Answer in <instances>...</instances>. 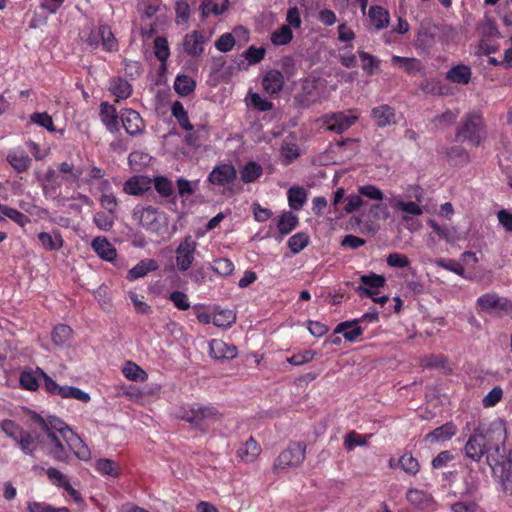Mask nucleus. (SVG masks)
I'll use <instances>...</instances> for the list:
<instances>
[{
    "label": "nucleus",
    "instance_id": "f257e3e1",
    "mask_svg": "<svg viewBox=\"0 0 512 512\" xmlns=\"http://www.w3.org/2000/svg\"><path fill=\"white\" fill-rule=\"evenodd\" d=\"M33 420L46 435V440L43 442L45 453L55 461L68 464L71 456L64 442L67 444V439L72 431L69 425L57 416L44 418L35 414Z\"/></svg>",
    "mask_w": 512,
    "mask_h": 512
},
{
    "label": "nucleus",
    "instance_id": "f03ea898",
    "mask_svg": "<svg viewBox=\"0 0 512 512\" xmlns=\"http://www.w3.org/2000/svg\"><path fill=\"white\" fill-rule=\"evenodd\" d=\"M506 438V429L501 425L493 424L487 429L486 462L494 474H497L498 465L507 459L504 447Z\"/></svg>",
    "mask_w": 512,
    "mask_h": 512
},
{
    "label": "nucleus",
    "instance_id": "7ed1b4c3",
    "mask_svg": "<svg viewBox=\"0 0 512 512\" xmlns=\"http://www.w3.org/2000/svg\"><path fill=\"white\" fill-rule=\"evenodd\" d=\"M485 136V124L483 117L478 112H470L465 115L461 125L456 131V138L467 141L478 147Z\"/></svg>",
    "mask_w": 512,
    "mask_h": 512
},
{
    "label": "nucleus",
    "instance_id": "20e7f679",
    "mask_svg": "<svg viewBox=\"0 0 512 512\" xmlns=\"http://www.w3.org/2000/svg\"><path fill=\"white\" fill-rule=\"evenodd\" d=\"M36 372L43 380V388L46 393L53 396H60L63 399H76L83 403H88L90 401V395L80 388L68 385H59L41 368H36Z\"/></svg>",
    "mask_w": 512,
    "mask_h": 512
},
{
    "label": "nucleus",
    "instance_id": "39448f33",
    "mask_svg": "<svg viewBox=\"0 0 512 512\" xmlns=\"http://www.w3.org/2000/svg\"><path fill=\"white\" fill-rule=\"evenodd\" d=\"M306 457V444L303 442H290L286 449L281 451L273 464V471L279 472L288 468L298 467Z\"/></svg>",
    "mask_w": 512,
    "mask_h": 512
},
{
    "label": "nucleus",
    "instance_id": "423d86ee",
    "mask_svg": "<svg viewBox=\"0 0 512 512\" xmlns=\"http://www.w3.org/2000/svg\"><path fill=\"white\" fill-rule=\"evenodd\" d=\"M217 416L216 408L198 403L183 406L180 410V417L194 426H202L207 420L216 419Z\"/></svg>",
    "mask_w": 512,
    "mask_h": 512
},
{
    "label": "nucleus",
    "instance_id": "0eeeda50",
    "mask_svg": "<svg viewBox=\"0 0 512 512\" xmlns=\"http://www.w3.org/2000/svg\"><path fill=\"white\" fill-rule=\"evenodd\" d=\"M357 120V116L352 115L351 111H340L325 114L321 117L323 126L337 134H341L348 130Z\"/></svg>",
    "mask_w": 512,
    "mask_h": 512
},
{
    "label": "nucleus",
    "instance_id": "6e6552de",
    "mask_svg": "<svg viewBox=\"0 0 512 512\" xmlns=\"http://www.w3.org/2000/svg\"><path fill=\"white\" fill-rule=\"evenodd\" d=\"M486 442L487 429L484 432L475 429L464 446L465 456L474 462H480L485 455Z\"/></svg>",
    "mask_w": 512,
    "mask_h": 512
},
{
    "label": "nucleus",
    "instance_id": "1a4fd4ad",
    "mask_svg": "<svg viewBox=\"0 0 512 512\" xmlns=\"http://www.w3.org/2000/svg\"><path fill=\"white\" fill-rule=\"evenodd\" d=\"M196 242L192 239L191 236L185 237L183 241L179 244L176 249V266L177 269L181 272L187 271L193 261L194 254L196 251Z\"/></svg>",
    "mask_w": 512,
    "mask_h": 512
},
{
    "label": "nucleus",
    "instance_id": "9d476101",
    "mask_svg": "<svg viewBox=\"0 0 512 512\" xmlns=\"http://www.w3.org/2000/svg\"><path fill=\"white\" fill-rule=\"evenodd\" d=\"M406 500L415 509L422 511L431 512L436 507V501L432 494L418 488H409L406 492Z\"/></svg>",
    "mask_w": 512,
    "mask_h": 512
},
{
    "label": "nucleus",
    "instance_id": "9b49d317",
    "mask_svg": "<svg viewBox=\"0 0 512 512\" xmlns=\"http://www.w3.org/2000/svg\"><path fill=\"white\" fill-rule=\"evenodd\" d=\"M477 305L482 311L492 312L512 310V301L506 297H500L498 294L491 292L480 296L477 299Z\"/></svg>",
    "mask_w": 512,
    "mask_h": 512
},
{
    "label": "nucleus",
    "instance_id": "f8f14e48",
    "mask_svg": "<svg viewBox=\"0 0 512 512\" xmlns=\"http://www.w3.org/2000/svg\"><path fill=\"white\" fill-rule=\"evenodd\" d=\"M121 121L125 131L132 137L145 133L146 124L139 112L126 108L121 112Z\"/></svg>",
    "mask_w": 512,
    "mask_h": 512
},
{
    "label": "nucleus",
    "instance_id": "ddd939ff",
    "mask_svg": "<svg viewBox=\"0 0 512 512\" xmlns=\"http://www.w3.org/2000/svg\"><path fill=\"white\" fill-rule=\"evenodd\" d=\"M164 215L153 206L143 207L139 215L140 225L148 231L158 233L164 224Z\"/></svg>",
    "mask_w": 512,
    "mask_h": 512
},
{
    "label": "nucleus",
    "instance_id": "4468645a",
    "mask_svg": "<svg viewBox=\"0 0 512 512\" xmlns=\"http://www.w3.org/2000/svg\"><path fill=\"white\" fill-rule=\"evenodd\" d=\"M207 38L203 31L194 30L183 38L184 52L191 57H199L204 52V44Z\"/></svg>",
    "mask_w": 512,
    "mask_h": 512
},
{
    "label": "nucleus",
    "instance_id": "2eb2a0df",
    "mask_svg": "<svg viewBox=\"0 0 512 512\" xmlns=\"http://www.w3.org/2000/svg\"><path fill=\"white\" fill-rule=\"evenodd\" d=\"M237 172L231 164H221L213 168L208 175V181L217 186H225L236 179Z\"/></svg>",
    "mask_w": 512,
    "mask_h": 512
},
{
    "label": "nucleus",
    "instance_id": "dca6fc26",
    "mask_svg": "<svg viewBox=\"0 0 512 512\" xmlns=\"http://www.w3.org/2000/svg\"><path fill=\"white\" fill-rule=\"evenodd\" d=\"M152 187V179L144 175H135L123 184V191L132 196H143Z\"/></svg>",
    "mask_w": 512,
    "mask_h": 512
},
{
    "label": "nucleus",
    "instance_id": "f3484780",
    "mask_svg": "<svg viewBox=\"0 0 512 512\" xmlns=\"http://www.w3.org/2000/svg\"><path fill=\"white\" fill-rule=\"evenodd\" d=\"M236 346L228 344L221 339H212L209 342V355L216 360H231L237 357Z\"/></svg>",
    "mask_w": 512,
    "mask_h": 512
},
{
    "label": "nucleus",
    "instance_id": "a211bd4d",
    "mask_svg": "<svg viewBox=\"0 0 512 512\" xmlns=\"http://www.w3.org/2000/svg\"><path fill=\"white\" fill-rule=\"evenodd\" d=\"M7 162L18 174L27 172L31 165L32 159L28 153L22 148L10 149L6 156Z\"/></svg>",
    "mask_w": 512,
    "mask_h": 512
},
{
    "label": "nucleus",
    "instance_id": "6ab92c4d",
    "mask_svg": "<svg viewBox=\"0 0 512 512\" xmlns=\"http://www.w3.org/2000/svg\"><path fill=\"white\" fill-rule=\"evenodd\" d=\"M284 84V75L277 69L268 70L262 78L263 90L270 95H276L281 92Z\"/></svg>",
    "mask_w": 512,
    "mask_h": 512
},
{
    "label": "nucleus",
    "instance_id": "aec40b11",
    "mask_svg": "<svg viewBox=\"0 0 512 512\" xmlns=\"http://www.w3.org/2000/svg\"><path fill=\"white\" fill-rule=\"evenodd\" d=\"M261 451L260 444L250 436L247 441L237 448L236 456L244 463H252L258 458Z\"/></svg>",
    "mask_w": 512,
    "mask_h": 512
},
{
    "label": "nucleus",
    "instance_id": "412c9836",
    "mask_svg": "<svg viewBox=\"0 0 512 512\" xmlns=\"http://www.w3.org/2000/svg\"><path fill=\"white\" fill-rule=\"evenodd\" d=\"M99 115L102 123L110 133L114 134L119 132V117L115 106L109 104L108 102H102L100 104Z\"/></svg>",
    "mask_w": 512,
    "mask_h": 512
},
{
    "label": "nucleus",
    "instance_id": "4be33fe9",
    "mask_svg": "<svg viewBox=\"0 0 512 512\" xmlns=\"http://www.w3.org/2000/svg\"><path fill=\"white\" fill-rule=\"evenodd\" d=\"M15 443L23 453L29 456H34L40 441V435L33 431L24 430L21 435L16 439Z\"/></svg>",
    "mask_w": 512,
    "mask_h": 512
},
{
    "label": "nucleus",
    "instance_id": "5701e85b",
    "mask_svg": "<svg viewBox=\"0 0 512 512\" xmlns=\"http://www.w3.org/2000/svg\"><path fill=\"white\" fill-rule=\"evenodd\" d=\"M67 447L81 461L87 462L92 457L88 445L73 430L67 439Z\"/></svg>",
    "mask_w": 512,
    "mask_h": 512
},
{
    "label": "nucleus",
    "instance_id": "b1692460",
    "mask_svg": "<svg viewBox=\"0 0 512 512\" xmlns=\"http://www.w3.org/2000/svg\"><path fill=\"white\" fill-rule=\"evenodd\" d=\"M364 328L355 320L340 322L334 329V333H342L343 337L348 342H356L357 339L363 335Z\"/></svg>",
    "mask_w": 512,
    "mask_h": 512
},
{
    "label": "nucleus",
    "instance_id": "393cba45",
    "mask_svg": "<svg viewBox=\"0 0 512 512\" xmlns=\"http://www.w3.org/2000/svg\"><path fill=\"white\" fill-rule=\"evenodd\" d=\"M456 433L457 427L452 421H450L429 432L425 436V441L434 443L438 441L450 440Z\"/></svg>",
    "mask_w": 512,
    "mask_h": 512
},
{
    "label": "nucleus",
    "instance_id": "a878e982",
    "mask_svg": "<svg viewBox=\"0 0 512 512\" xmlns=\"http://www.w3.org/2000/svg\"><path fill=\"white\" fill-rule=\"evenodd\" d=\"M91 246L95 253L105 261H113L117 256L116 249L105 237H96Z\"/></svg>",
    "mask_w": 512,
    "mask_h": 512
},
{
    "label": "nucleus",
    "instance_id": "bb28decb",
    "mask_svg": "<svg viewBox=\"0 0 512 512\" xmlns=\"http://www.w3.org/2000/svg\"><path fill=\"white\" fill-rule=\"evenodd\" d=\"M159 265L154 259H143L139 261L133 268L128 271L127 279L134 281L146 276L149 272L156 271Z\"/></svg>",
    "mask_w": 512,
    "mask_h": 512
},
{
    "label": "nucleus",
    "instance_id": "cd10ccee",
    "mask_svg": "<svg viewBox=\"0 0 512 512\" xmlns=\"http://www.w3.org/2000/svg\"><path fill=\"white\" fill-rule=\"evenodd\" d=\"M472 77V70L469 66L459 64L451 67L447 73L446 78L456 84L466 85L470 82Z\"/></svg>",
    "mask_w": 512,
    "mask_h": 512
},
{
    "label": "nucleus",
    "instance_id": "c85d7f7f",
    "mask_svg": "<svg viewBox=\"0 0 512 512\" xmlns=\"http://www.w3.org/2000/svg\"><path fill=\"white\" fill-rule=\"evenodd\" d=\"M372 117L379 127H386L395 122L394 109L389 105H380L373 108Z\"/></svg>",
    "mask_w": 512,
    "mask_h": 512
},
{
    "label": "nucleus",
    "instance_id": "c756f323",
    "mask_svg": "<svg viewBox=\"0 0 512 512\" xmlns=\"http://www.w3.org/2000/svg\"><path fill=\"white\" fill-rule=\"evenodd\" d=\"M369 19L372 25L377 30H382L389 25L390 15L389 12L381 6H371L368 12Z\"/></svg>",
    "mask_w": 512,
    "mask_h": 512
},
{
    "label": "nucleus",
    "instance_id": "7c9ffc66",
    "mask_svg": "<svg viewBox=\"0 0 512 512\" xmlns=\"http://www.w3.org/2000/svg\"><path fill=\"white\" fill-rule=\"evenodd\" d=\"M38 240L47 251L59 250L63 246V238L58 231H54L53 234L48 232H40L38 234Z\"/></svg>",
    "mask_w": 512,
    "mask_h": 512
},
{
    "label": "nucleus",
    "instance_id": "2f4dec72",
    "mask_svg": "<svg viewBox=\"0 0 512 512\" xmlns=\"http://www.w3.org/2000/svg\"><path fill=\"white\" fill-rule=\"evenodd\" d=\"M391 62L394 65H399L408 74L421 72L424 69L422 62L417 58L394 55L391 58Z\"/></svg>",
    "mask_w": 512,
    "mask_h": 512
},
{
    "label": "nucleus",
    "instance_id": "473e14b6",
    "mask_svg": "<svg viewBox=\"0 0 512 512\" xmlns=\"http://www.w3.org/2000/svg\"><path fill=\"white\" fill-rule=\"evenodd\" d=\"M171 114L177 120L182 129L192 131L194 126L191 124L187 110L180 101H174L171 105Z\"/></svg>",
    "mask_w": 512,
    "mask_h": 512
},
{
    "label": "nucleus",
    "instance_id": "72a5a7b5",
    "mask_svg": "<svg viewBox=\"0 0 512 512\" xmlns=\"http://www.w3.org/2000/svg\"><path fill=\"white\" fill-rule=\"evenodd\" d=\"M399 467L408 475L416 476L420 471V463L411 452H404L398 459Z\"/></svg>",
    "mask_w": 512,
    "mask_h": 512
},
{
    "label": "nucleus",
    "instance_id": "f704fd0d",
    "mask_svg": "<svg viewBox=\"0 0 512 512\" xmlns=\"http://www.w3.org/2000/svg\"><path fill=\"white\" fill-rule=\"evenodd\" d=\"M196 88V82L188 75H177L174 81V90L181 96H189L194 92Z\"/></svg>",
    "mask_w": 512,
    "mask_h": 512
},
{
    "label": "nucleus",
    "instance_id": "c9c22d12",
    "mask_svg": "<svg viewBox=\"0 0 512 512\" xmlns=\"http://www.w3.org/2000/svg\"><path fill=\"white\" fill-rule=\"evenodd\" d=\"M299 224V218L291 211L284 212L278 219L277 228L281 235H288Z\"/></svg>",
    "mask_w": 512,
    "mask_h": 512
},
{
    "label": "nucleus",
    "instance_id": "e433bc0d",
    "mask_svg": "<svg viewBox=\"0 0 512 512\" xmlns=\"http://www.w3.org/2000/svg\"><path fill=\"white\" fill-rule=\"evenodd\" d=\"M101 46L106 52H116L119 49L118 40L108 24H101Z\"/></svg>",
    "mask_w": 512,
    "mask_h": 512
},
{
    "label": "nucleus",
    "instance_id": "4c0bfd02",
    "mask_svg": "<svg viewBox=\"0 0 512 512\" xmlns=\"http://www.w3.org/2000/svg\"><path fill=\"white\" fill-rule=\"evenodd\" d=\"M109 90L118 99H127L132 93L130 83L124 78H115L111 81Z\"/></svg>",
    "mask_w": 512,
    "mask_h": 512
},
{
    "label": "nucleus",
    "instance_id": "58836bf2",
    "mask_svg": "<svg viewBox=\"0 0 512 512\" xmlns=\"http://www.w3.org/2000/svg\"><path fill=\"white\" fill-rule=\"evenodd\" d=\"M287 197L290 208L299 211L307 200V193L302 187H291L287 192Z\"/></svg>",
    "mask_w": 512,
    "mask_h": 512
},
{
    "label": "nucleus",
    "instance_id": "ea45409f",
    "mask_svg": "<svg viewBox=\"0 0 512 512\" xmlns=\"http://www.w3.org/2000/svg\"><path fill=\"white\" fill-rule=\"evenodd\" d=\"M154 189L162 198H169L174 195L173 182L166 176H155L152 179Z\"/></svg>",
    "mask_w": 512,
    "mask_h": 512
},
{
    "label": "nucleus",
    "instance_id": "a19ab883",
    "mask_svg": "<svg viewBox=\"0 0 512 512\" xmlns=\"http://www.w3.org/2000/svg\"><path fill=\"white\" fill-rule=\"evenodd\" d=\"M123 375L131 381L144 382L148 378V374L136 363L128 361L122 369Z\"/></svg>",
    "mask_w": 512,
    "mask_h": 512
},
{
    "label": "nucleus",
    "instance_id": "79ce46f5",
    "mask_svg": "<svg viewBox=\"0 0 512 512\" xmlns=\"http://www.w3.org/2000/svg\"><path fill=\"white\" fill-rule=\"evenodd\" d=\"M236 321L235 313L230 309H220L213 313V324L216 327L228 328Z\"/></svg>",
    "mask_w": 512,
    "mask_h": 512
},
{
    "label": "nucleus",
    "instance_id": "37998d69",
    "mask_svg": "<svg viewBox=\"0 0 512 512\" xmlns=\"http://www.w3.org/2000/svg\"><path fill=\"white\" fill-rule=\"evenodd\" d=\"M229 4V0H224L220 6L214 0H205L201 5V16L205 19L210 13L216 16L222 15L228 9Z\"/></svg>",
    "mask_w": 512,
    "mask_h": 512
},
{
    "label": "nucleus",
    "instance_id": "c03bdc74",
    "mask_svg": "<svg viewBox=\"0 0 512 512\" xmlns=\"http://www.w3.org/2000/svg\"><path fill=\"white\" fill-rule=\"evenodd\" d=\"M240 174L244 183H252L263 174V169L260 164L250 161L243 167Z\"/></svg>",
    "mask_w": 512,
    "mask_h": 512
},
{
    "label": "nucleus",
    "instance_id": "a18cd8bd",
    "mask_svg": "<svg viewBox=\"0 0 512 512\" xmlns=\"http://www.w3.org/2000/svg\"><path fill=\"white\" fill-rule=\"evenodd\" d=\"M310 237L305 232H298L291 236L287 242V246L293 254L300 253L308 246Z\"/></svg>",
    "mask_w": 512,
    "mask_h": 512
},
{
    "label": "nucleus",
    "instance_id": "49530a36",
    "mask_svg": "<svg viewBox=\"0 0 512 512\" xmlns=\"http://www.w3.org/2000/svg\"><path fill=\"white\" fill-rule=\"evenodd\" d=\"M500 481L504 487V490H512V460L505 459L503 463L498 465V471Z\"/></svg>",
    "mask_w": 512,
    "mask_h": 512
},
{
    "label": "nucleus",
    "instance_id": "de8ad7c7",
    "mask_svg": "<svg viewBox=\"0 0 512 512\" xmlns=\"http://www.w3.org/2000/svg\"><path fill=\"white\" fill-rule=\"evenodd\" d=\"M39 375L38 373L32 370L22 371L20 374V386L21 388L28 391H36L39 387Z\"/></svg>",
    "mask_w": 512,
    "mask_h": 512
},
{
    "label": "nucleus",
    "instance_id": "09e8293b",
    "mask_svg": "<svg viewBox=\"0 0 512 512\" xmlns=\"http://www.w3.org/2000/svg\"><path fill=\"white\" fill-rule=\"evenodd\" d=\"M95 468L102 475L117 477L120 473L118 464L115 461L107 458H101L97 460Z\"/></svg>",
    "mask_w": 512,
    "mask_h": 512
},
{
    "label": "nucleus",
    "instance_id": "8fccbe9b",
    "mask_svg": "<svg viewBox=\"0 0 512 512\" xmlns=\"http://www.w3.org/2000/svg\"><path fill=\"white\" fill-rule=\"evenodd\" d=\"M154 54L155 57L161 62L166 63L170 56V49L168 41L163 36H157L154 39Z\"/></svg>",
    "mask_w": 512,
    "mask_h": 512
},
{
    "label": "nucleus",
    "instance_id": "3c124183",
    "mask_svg": "<svg viewBox=\"0 0 512 512\" xmlns=\"http://www.w3.org/2000/svg\"><path fill=\"white\" fill-rule=\"evenodd\" d=\"M93 222L102 231H109L115 223V214L98 211L94 214Z\"/></svg>",
    "mask_w": 512,
    "mask_h": 512
},
{
    "label": "nucleus",
    "instance_id": "603ef678",
    "mask_svg": "<svg viewBox=\"0 0 512 512\" xmlns=\"http://www.w3.org/2000/svg\"><path fill=\"white\" fill-rule=\"evenodd\" d=\"M45 180L48 184H43L42 189L45 195L56 193L62 182L59 180L57 172L53 168H48L45 173Z\"/></svg>",
    "mask_w": 512,
    "mask_h": 512
},
{
    "label": "nucleus",
    "instance_id": "864d4df0",
    "mask_svg": "<svg viewBox=\"0 0 512 512\" xmlns=\"http://www.w3.org/2000/svg\"><path fill=\"white\" fill-rule=\"evenodd\" d=\"M293 39V32L289 26L283 25L271 35V42L274 45L282 46L290 43Z\"/></svg>",
    "mask_w": 512,
    "mask_h": 512
},
{
    "label": "nucleus",
    "instance_id": "5fc2aeb1",
    "mask_svg": "<svg viewBox=\"0 0 512 512\" xmlns=\"http://www.w3.org/2000/svg\"><path fill=\"white\" fill-rule=\"evenodd\" d=\"M435 264H436V266H438L440 268H443L447 271L453 272V273L457 274L458 276L464 277L465 269H464L463 265L454 259L437 258L435 260Z\"/></svg>",
    "mask_w": 512,
    "mask_h": 512
},
{
    "label": "nucleus",
    "instance_id": "6e6d98bb",
    "mask_svg": "<svg viewBox=\"0 0 512 512\" xmlns=\"http://www.w3.org/2000/svg\"><path fill=\"white\" fill-rule=\"evenodd\" d=\"M392 207L396 210L403 211L409 215L419 216L423 213L422 207L419 204L412 201L406 202L401 199H398L392 203Z\"/></svg>",
    "mask_w": 512,
    "mask_h": 512
},
{
    "label": "nucleus",
    "instance_id": "4d7b16f0",
    "mask_svg": "<svg viewBox=\"0 0 512 512\" xmlns=\"http://www.w3.org/2000/svg\"><path fill=\"white\" fill-rule=\"evenodd\" d=\"M359 58L362 62V69L367 75H373L375 70L379 67V60L365 51L358 52Z\"/></svg>",
    "mask_w": 512,
    "mask_h": 512
},
{
    "label": "nucleus",
    "instance_id": "13d9d810",
    "mask_svg": "<svg viewBox=\"0 0 512 512\" xmlns=\"http://www.w3.org/2000/svg\"><path fill=\"white\" fill-rule=\"evenodd\" d=\"M72 335V329L65 324H59L52 331V341L56 345L66 343Z\"/></svg>",
    "mask_w": 512,
    "mask_h": 512
},
{
    "label": "nucleus",
    "instance_id": "bf43d9fd",
    "mask_svg": "<svg viewBox=\"0 0 512 512\" xmlns=\"http://www.w3.org/2000/svg\"><path fill=\"white\" fill-rule=\"evenodd\" d=\"M360 282L362 283L360 287L370 288L372 290L377 291L378 288L383 287L385 285L386 280L382 275L370 273L368 275L361 276Z\"/></svg>",
    "mask_w": 512,
    "mask_h": 512
},
{
    "label": "nucleus",
    "instance_id": "052dcab7",
    "mask_svg": "<svg viewBox=\"0 0 512 512\" xmlns=\"http://www.w3.org/2000/svg\"><path fill=\"white\" fill-rule=\"evenodd\" d=\"M235 269L234 263L228 258L215 259L212 270L221 276H229Z\"/></svg>",
    "mask_w": 512,
    "mask_h": 512
},
{
    "label": "nucleus",
    "instance_id": "680f3d73",
    "mask_svg": "<svg viewBox=\"0 0 512 512\" xmlns=\"http://www.w3.org/2000/svg\"><path fill=\"white\" fill-rule=\"evenodd\" d=\"M99 204L104 211L115 214L119 205V200L113 192H105L99 197Z\"/></svg>",
    "mask_w": 512,
    "mask_h": 512
},
{
    "label": "nucleus",
    "instance_id": "e2e57ef3",
    "mask_svg": "<svg viewBox=\"0 0 512 512\" xmlns=\"http://www.w3.org/2000/svg\"><path fill=\"white\" fill-rule=\"evenodd\" d=\"M1 213L21 227H24L26 224L30 222L29 217L26 216L24 213L20 212L17 209L8 207L6 205H4V207L2 208Z\"/></svg>",
    "mask_w": 512,
    "mask_h": 512
},
{
    "label": "nucleus",
    "instance_id": "0e129e2a",
    "mask_svg": "<svg viewBox=\"0 0 512 512\" xmlns=\"http://www.w3.org/2000/svg\"><path fill=\"white\" fill-rule=\"evenodd\" d=\"M0 428L9 438L13 439L14 441H16V439L24 431L22 427L10 419L1 421Z\"/></svg>",
    "mask_w": 512,
    "mask_h": 512
},
{
    "label": "nucleus",
    "instance_id": "69168bd1",
    "mask_svg": "<svg viewBox=\"0 0 512 512\" xmlns=\"http://www.w3.org/2000/svg\"><path fill=\"white\" fill-rule=\"evenodd\" d=\"M31 122L47 129L48 131H55V126L52 117L46 112H35L30 115Z\"/></svg>",
    "mask_w": 512,
    "mask_h": 512
},
{
    "label": "nucleus",
    "instance_id": "338daca9",
    "mask_svg": "<svg viewBox=\"0 0 512 512\" xmlns=\"http://www.w3.org/2000/svg\"><path fill=\"white\" fill-rule=\"evenodd\" d=\"M168 299L174 304L178 310H188L190 308V301L188 295L182 291H173L169 294Z\"/></svg>",
    "mask_w": 512,
    "mask_h": 512
},
{
    "label": "nucleus",
    "instance_id": "774afa93",
    "mask_svg": "<svg viewBox=\"0 0 512 512\" xmlns=\"http://www.w3.org/2000/svg\"><path fill=\"white\" fill-rule=\"evenodd\" d=\"M503 397V389L500 386L492 388L482 399V405L485 408L496 406Z\"/></svg>",
    "mask_w": 512,
    "mask_h": 512
}]
</instances>
